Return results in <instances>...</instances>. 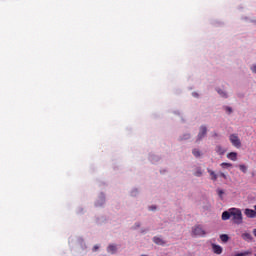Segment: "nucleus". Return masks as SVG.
<instances>
[{
    "instance_id": "f257e3e1",
    "label": "nucleus",
    "mask_w": 256,
    "mask_h": 256,
    "mask_svg": "<svg viewBox=\"0 0 256 256\" xmlns=\"http://www.w3.org/2000/svg\"><path fill=\"white\" fill-rule=\"evenodd\" d=\"M233 223L236 225H241L243 223V213H241V210L238 208H232V215L231 218Z\"/></svg>"
},
{
    "instance_id": "f03ea898",
    "label": "nucleus",
    "mask_w": 256,
    "mask_h": 256,
    "mask_svg": "<svg viewBox=\"0 0 256 256\" xmlns=\"http://www.w3.org/2000/svg\"><path fill=\"white\" fill-rule=\"evenodd\" d=\"M229 140L232 143L233 147H236V149H241V140L239 139V136H237V134H231L229 136Z\"/></svg>"
},
{
    "instance_id": "7ed1b4c3",
    "label": "nucleus",
    "mask_w": 256,
    "mask_h": 256,
    "mask_svg": "<svg viewBox=\"0 0 256 256\" xmlns=\"http://www.w3.org/2000/svg\"><path fill=\"white\" fill-rule=\"evenodd\" d=\"M192 233L193 235H196L198 237H205L207 235V232L203 230V226L201 225H196L192 228Z\"/></svg>"
},
{
    "instance_id": "20e7f679",
    "label": "nucleus",
    "mask_w": 256,
    "mask_h": 256,
    "mask_svg": "<svg viewBox=\"0 0 256 256\" xmlns=\"http://www.w3.org/2000/svg\"><path fill=\"white\" fill-rule=\"evenodd\" d=\"M205 135H207V127L201 126L200 132L198 133V136H197V141H201V139H203V137H205Z\"/></svg>"
},
{
    "instance_id": "39448f33",
    "label": "nucleus",
    "mask_w": 256,
    "mask_h": 256,
    "mask_svg": "<svg viewBox=\"0 0 256 256\" xmlns=\"http://www.w3.org/2000/svg\"><path fill=\"white\" fill-rule=\"evenodd\" d=\"M212 251L216 255H221V253H223V247L217 244H212Z\"/></svg>"
},
{
    "instance_id": "423d86ee",
    "label": "nucleus",
    "mask_w": 256,
    "mask_h": 256,
    "mask_svg": "<svg viewBox=\"0 0 256 256\" xmlns=\"http://www.w3.org/2000/svg\"><path fill=\"white\" fill-rule=\"evenodd\" d=\"M244 213H245L246 217H249L250 219H255V217H256V212L253 209L247 208V209H245Z\"/></svg>"
},
{
    "instance_id": "0eeeda50",
    "label": "nucleus",
    "mask_w": 256,
    "mask_h": 256,
    "mask_svg": "<svg viewBox=\"0 0 256 256\" xmlns=\"http://www.w3.org/2000/svg\"><path fill=\"white\" fill-rule=\"evenodd\" d=\"M231 215H232V208H230L227 211H224L222 213V221H228V219H231Z\"/></svg>"
},
{
    "instance_id": "6e6552de",
    "label": "nucleus",
    "mask_w": 256,
    "mask_h": 256,
    "mask_svg": "<svg viewBox=\"0 0 256 256\" xmlns=\"http://www.w3.org/2000/svg\"><path fill=\"white\" fill-rule=\"evenodd\" d=\"M153 243H155L156 245H161L163 247L164 245H166L167 242H165L163 238L155 236L153 238Z\"/></svg>"
},
{
    "instance_id": "1a4fd4ad",
    "label": "nucleus",
    "mask_w": 256,
    "mask_h": 256,
    "mask_svg": "<svg viewBox=\"0 0 256 256\" xmlns=\"http://www.w3.org/2000/svg\"><path fill=\"white\" fill-rule=\"evenodd\" d=\"M215 151L218 155H225V153H227V149L223 148L221 145H217Z\"/></svg>"
},
{
    "instance_id": "9d476101",
    "label": "nucleus",
    "mask_w": 256,
    "mask_h": 256,
    "mask_svg": "<svg viewBox=\"0 0 256 256\" xmlns=\"http://www.w3.org/2000/svg\"><path fill=\"white\" fill-rule=\"evenodd\" d=\"M107 252H108V253H111L112 255H115V253H117V245H115V244H110V245L107 247Z\"/></svg>"
},
{
    "instance_id": "9b49d317",
    "label": "nucleus",
    "mask_w": 256,
    "mask_h": 256,
    "mask_svg": "<svg viewBox=\"0 0 256 256\" xmlns=\"http://www.w3.org/2000/svg\"><path fill=\"white\" fill-rule=\"evenodd\" d=\"M242 239L244 241H248V242H251L253 241V236L251 235V233H248V232H245L241 235Z\"/></svg>"
},
{
    "instance_id": "f8f14e48",
    "label": "nucleus",
    "mask_w": 256,
    "mask_h": 256,
    "mask_svg": "<svg viewBox=\"0 0 256 256\" xmlns=\"http://www.w3.org/2000/svg\"><path fill=\"white\" fill-rule=\"evenodd\" d=\"M227 159H230V161H237V152L228 153Z\"/></svg>"
},
{
    "instance_id": "ddd939ff",
    "label": "nucleus",
    "mask_w": 256,
    "mask_h": 256,
    "mask_svg": "<svg viewBox=\"0 0 256 256\" xmlns=\"http://www.w3.org/2000/svg\"><path fill=\"white\" fill-rule=\"evenodd\" d=\"M252 254H253V251L246 250L244 252L236 253L234 256H249V255H252Z\"/></svg>"
},
{
    "instance_id": "4468645a",
    "label": "nucleus",
    "mask_w": 256,
    "mask_h": 256,
    "mask_svg": "<svg viewBox=\"0 0 256 256\" xmlns=\"http://www.w3.org/2000/svg\"><path fill=\"white\" fill-rule=\"evenodd\" d=\"M208 173L210 174L212 181H217V175L215 174V171L208 169Z\"/></svg>"
},
{
    "instance_id": "2eb2a0df",
    "label": "nucleus",
    "mask_w": 256,
    "mask_h": 256,
    "mask_svg": "<svg viewBox=\"0 0 256 256\" xmlns=\"http://www.w3.org/2000/svg\"><path fill=\"white\" fill-rule=\"evenodd\" d=\"M220 239L223 243H227L229 241V236L227 234L220 235Z\"/></svg>"
},
{
    "instance_id": "dca6fc26",
    "label": "nucleus",
    "mask_w": 256,
    "mask_h": 256,
    "mask_svg": "<svg viewBox=\"0 0 256 256\" xmlns=\"http://www.w3.org/2000/svg\"><path fill=\"white\" fill-rule=\"evenodd\" d=\"M220 166H221L222 169H227V167H233V164L227 163V162H222L220 164Z\"/></svg>"
},
{
    "instance_id": "f3484780",
    "label": "nucleus",
    "mask_w": 256,
    "mask_h": 256,
    "mask_svg": "<svg viewBox=\"0 0 256 256\" xmlns=\"http://www.w3.org/2000/svg\"><path fill=\"white\" fill-rule=\"evenodd\" d=\"M194 175L195 177H201V175H203V171H201V168H197Z\"/></svg>"
},
{
    "instance_id": "a211bd4d",
    "label": "nucleus",
    "mask_w": 256,
    "mask_h": 256,
    "mask_svg": "<svg viewBox=\"0 0 256 256\" xmlns=\"http://www.w3.org/2000/svg\"><path fill=\"white\" fill-rule=\"evenodd\" d=\"M217 93H219L224 99H227V93L221 89L217 90Z\"/></svg>"
},
{
    "instance_id": "6ab92c4d",
    "label": "nucleus",
    "mask_w": 256,
    "mask_h": 256,
    "mask_svg": "<svg viewBox=\"0 0 256 256\" xmlns=\"http://www.w3.org/2000/svg\"><path fill=\"white\" fill-rule=\"evenodd\" d=\"M192 154L194 155V157H201V152L198 149H194L192 151Z\"/></svg>"
},
{
    "instance_id": "aec40b11",
    "label": "nucleus",
    "mask_w": 256,
    "mask_h": 256,
    "mask_svg": "<svg viewBox=\"0 0 256 256\" xmlns=\"http://www.w3.org/2000/svg\"><path fill=\"white\" fill-rule=\"evenodd\" d=\"M239 169L240 171H242V173H247V167L245 166V164H240Z\"/></svg>"
},
{
    "instance_id": "412c9836",
    "label": "nucleus",
    "mask_w": 256,
    "mask_h": 256,
    "mask_svg": "<svg viewBox=\"0 0 256 256\" xmlns=\"http://www.w3.org/2000/svg\"><path fill=\"white\" fill-rule=\"evenodd\" d=\"M217 193H218V196L220 197V199H223V195H225V191L218 189Z\"/></svg>"
},
{
    "instance_id": "4be33fe9",
    "label": "nucleus",
    "mask_w": 256,
    "mask_h": 256,
    "mask_svg": "<svg viewBox=\"0 0 256 256\" xmlns=\"http://www.w3.org/2000/svg\"><path fill=\"white\" fill-rule=\"evenodd\" d=\"M250 69L252 73H256V64L252 65Z\"/></svg>"
},
{
    "instance_id": "5701e85b",
    "label": "nucleus",
    "mask_w": 256,
    "mask_h": 256,
    "mask_svg": "<svg viewBox=\"0 0 256 256\" xmlns=\"http://www.w3.org/2000/svg\"><path fill=\"white\" fill-rule=\"evenodd\" d=\"M219 176L222 177L223 179H227V175H225V173L223 172H220Z\"/></svg>"
},
{
    "instance_id": "b1692460",
    "label": "nucleus",
    "mask_w": 256,
    "mask_h": 256,
    "mask_svg": "<svg viewBox=\"0 0 256 256\" xmlns=\"http://www.w3.org/2000/svg\"><path fill=\"white\" fill-rule=\"evenodd\" d=\"M226 111H227L228 113H233V109H231V107H229V106L226 107Z\"/></svg>"
},
{
    "instance_id": "393cba45",
    "label": "nucleus",
    "mask_w": 256,
    "mask_h": 256,
    "mask_svg": "<svg viewBox=\"0 0 256 256\" xmlns=\"http://www.w3.org/2000/svg\"><path fill=\"white\" fill-rule=\"evenodd\" d=\"M92 251H99V246L98 245H95L94 247H93V249H92Z\"/></svg>"
},
{
    "instance_id": "a878e982",
    "label": "nucleus",
    "mask_w": 256,
    "mask_h": 256,
    "mask_svg": "<svg viewBox=\"0 0 256 256\" xmlns=\"http://www.w3.org/2000/svg\"><path fill=\"white\" fill-rule=\"evenodd\" d=\"M155 209H157L156 206H150V211H155Z\"/></svg>"
},
{
    "instance_id": "bb28decb",
    "label": "nucleus",
    "mask_w": 256,
    "mask_h": 256,
    "mask_svg": "<svg viewBox=\"0 0 256 256\" xmlns=\"http://www.w3.org/2000/svg\"><path fill=\"white\" fill-rule=\"evenodd\" d=\"M189 137H191L189 134L184 135V137L182 139H189Z\"/></svg>"
},
{
    "instance_id": "cd10ccee",
    "label": "nucleus",
    "mask_w": 256,
    "mask_h": 256,
    "mask_svg": "<svg viewBox=\"0 0 256 256\" xmlns=\"http://www.w3.org/2000/svg\"><path fill=\"white\" fill-rule=\"evenodd\" d=\"M193 96H194V97H198L197 93H194Z\"/></svg>"
},
{
    "instance_id": "c85d7f7f",
    "label": "nucleus",
    "mask_w": 256,
    "mask_h": 256,
    "mask_svg": "<svg viewBox=\"0 0 256 256\" xmlns=\"http://www.w3.org/2000/svg\"><path fill=\"white\" fill-rule=\"evenodd\" d=\"M214 137H217V133H214Z\"/></svg>"
},
{
    "instance_id": "c756f323",
    "label": "nucleus",
    "mask_w": 256,
    "mask_h": 256,
    "mask_svg": "<svg viewBox=\"0 0 256 256\" xmlns=\"http://www.w3.org/2000/svg\"><path fill=\"white\" fill-rule=\"evenodd\" d=\"M254 209H255L254 211L256 212V205L254 206Z\"/></svg>"
},
{
    "instance_id": "7c9ffc66",
    "label": "nucleus",
    "mask_w": 256,
    "mask_h": 256,
    "mask_svg": "<svg viewBox=\"0 0 256 256\" xmlns=\"http://www.w3.org/2000/svg\"><path fill=\"white\" fill-rule=\"evenodd\" d=\"M137 227H139V224H137Z\"/></svg>"
},
{
    "instance_id": "2f4dec72",
    "label": "nucleus",
    "mask_w": 256,
    "mask_h": 256,
    "mask_svg": "<svg viewBox=\"0 0 256 256\" xmlns=\"http://www.w3.org/2000/svg\"><path fill=\"white\" fill-rule=\"evenodd\" d=\"M255 256H256V254H255Z\"/></svg>"
}]
</instances>
